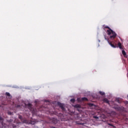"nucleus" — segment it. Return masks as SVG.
Segmentation results:
<instances>
[{"label":"nucleus","mask_w":128,"mask_h":128,"mask_svg":"<svg viewBox=\"0 0 128 128\" xmlns=\"http://www.w3.org/2000/svg\"><path fill=\"white\" fill-rule=\"evenodd\" d=\"M24 122H25V124H28V121L24 120Z\"/></svg>","instance_id":"nucleus-13"},{"label":"nucleus","mask_w":128,"mask_h":128,"mask_svg":"<svg viewBox=\"0 0 128 128\" xmlns=\"http://www.w3.org/2000/svg\"><path fill=\"white\" fill-rule=\"evenodd\" d=\"M80 98H78V102H80Z\"/></svg>","instance_id":"nucleus-14"},{"label":"nucleus","mask_w":128,"mask_h":128,"mask_svg":"<svg viewBox=\"0 0 128 128\" xmlns=\"http://www.w3.org/2000/svg\"><path fill=\"white\" fill-rule=\"evenodd\" d=\"M75 108H80V105L76 104L75 106Z\"/></svg>","instance_id":"nucleus-9"},{"label":"nucleus","mask_w":128,"mask_h":128,"mask_svg":"<svg viewBox=\"0 0 128 128\" xmlns=\"http://www.w3.org/2000/svg\"><path fill=\"white\" fill-rule=\"evenodd\" d=\"M19 118H22V116H20Z\"/></svg>","instance_id":"nucleus-16"},{"label":"nucleus","mask_w":128,"mask_h":128,"mask_svg":"<svg viewBox=\"0 0 128 128\" xmlns=\"http://www.w3.org/2000/svg\"><path fill=\"white\" fill-rule=\"evenodd\" d=\"M99 93L100 94H101V96H104V92H99Z\"/></svg>","instance_id":"nucleus-8"},{"label":"nucleus","mask_w":128,"mask_h":128,"mask_svg":"<svg viewBox=\"0 0 128 128\" xmlns=\"http://www.w3.org/2000/svg\"><path fill=\"white\" fill-rule=\"evenodd\" d=\"M106 28H108V27H106Z\"/></svg>","instance_id":"nucleus-18"},{"label":"nucleus","mask_w":128,"mask_h":128,"mask_svg":"<svg viewBox=\"0 0 128 128\" xmlns=\"http://www.w3.org/2000/svg\"><path fill=\"white\" fill-rule=\"evenodd\" d=\"M122 54L124 56V58H128V56H126V52L125 50H122Z\"/></svg>","instance_id":"nucleus-3"},{"label":"nucleus","mask_w":128,"mask_h":128,"mask_svg":"<svg viewBox=\"0 0 128 128\" xmlns=\"http://www.w3.org/2000/svg\"><path fill=\"white\" fill-rule=\"evenodd\" d=\"M105 40H106V38L105 37Z\"/></svg>","instance_id":"nucleus-17"},{"label":"nucleus","mask_w":128,"mask_h":128,"mask_svg":"<svg viewBox=\"0 0 128 128\" xmlns=\"http://www.w3.org/2000/svg\"><path fill=\"white\" fill-rule=\"evenodd\" d=\"M107 34L110 36V38L114 39L116 36V34L112 29L109 28L107 30Z\"/></svg>","instance_id":"nucleus-1"},{"label":"nucleus","mask_w":128,"mask_h":128,"mask_svg":"<svg viewBox=\"0 0 128 128\" xmlns=\"http://www.w3.org/2000/svg\"><path fill=\"white\" fill-rule=\"evenodd\" d=\"M108 42L109 44H110V46L112 48H116V46H114V45L112 44V42H110L109 41H108Z\"/></svg>","instance_id":"nucleus-4"},{"label":"nucleus","mask_w":128,"mask_h":128,"mask_svg":"<svg viewBox=\"0 0 128 128\" xmlns=\"http://www.w3.org/2000/svg\"><path fill=\"white\" fill-rule=\"evenodd\" d=\"M82 100H88V98H82Z\"/></svg>","instance_id":"nucleus-10"},{"label":"nucleus","mask_w":128,"mask_h":128,"mask_svg":"<svg viewBox=\"0 0 128 128\" xmlns=\"http://www.w3.org/2000/svg\"><path fill=\"white\" fill-rule=\"evenodd\" d=\"M94 118H98V116H94Z\"/></svg>","instance_id":"nucleus-12"},{"label":"nucleus","mask_w":128,"mask_h":128,"mask_svg":"<svg viewBox=\"0 0 128 128\" xmlns=\"http://www.w3.org/2000/svg\"><path fill=\"white\" fill-rule=\"evenodd\" d=\"M58 105L60 107H61V108H62V110H64V104H61V103L60 102H58Z\"/></svg>","instance_id":"nucleus-2"},{"label":"nucleus","mask_w":128,"mask_h":128,"mask_svg":"<svg viewBox=\"0 0 128 128\" xmlns=\"http://www.w3.org/2000/svg\"><path fill=\"white\" fill-rule=\"evenodd\" d=\"M118 46L120 50H122V44H120V42L118 43Z\"/></svg>","instance_id":"nucleus-5"},{"label":"nucleus","mask_w":128,"mask_h":128,"mask_svg":"<svg viewBox=\"0 0 128 128\" xmlns=\"http://www.w3.org/2000/svg\"><path fill=\"white\" fill-rule=\"evenodd\" d=\"M71 102H74V99H72L70 100Z\"/></svg>","instance_id":"nucleus-11"},{"label":"nucleus","mask_w":128,"mask_h":128,"mask_svg":"<svg viewBox=\"0 0 128 128\" xmlns=\"http://www.w3.org/2000/svg\"><path fill=\"white\" fill-rule=\"evenodd\" d=\"M2 120V117H0V120Z\"/></svg>","instance_id":"nucleus-15"},{"label":"nucleus","mask_w":128,"mask_h":128,"mask_svg":"<svg viewBox=\"0 0 128 128\" xmlns=\"http://www.w3.org/2000/svg\"><path fill=\"white\" fill-rule=\"evenodd\" d=\"M104 102H106V104H110V102H108V99H104Z\"/></svg>","instance_id":"nucleus-6"},{"label":"nucleus","mask_w":128,"mask_h":128,"mask_svg":"<svg viewBox=\"0 0 128 128\" xmlns=\"http://www.w3.org/2000/svg\"><path fill=\"white\" fill-rule=\"evenodd\" d=\"M6 95L7 96H9L10 98H12V96H10V94L9 92H6Z\"/></svg>","instance_id":"nucleus-7"}]
</instances>
